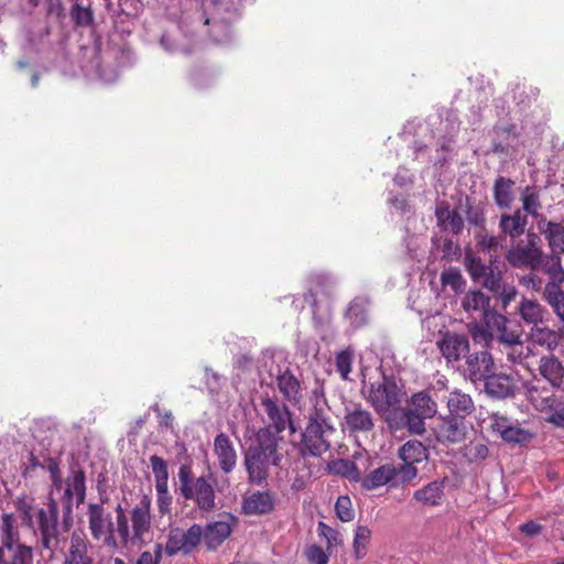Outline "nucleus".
Listing matches in <instances>:
<instances>
[{
    "label": "nucleus",
    "instance_id": "nucleus-57",
    "mask_svg": "<svg viewBox=\"0 0 564 564\" xmlns=\"http://www.w3.org/2000/svg\"><path fill=\"white\" fill-rule=\"evenodd\" d=\"M304 554L311 564H327L329 560L328 554L323 550V547L316 544L310 545L305 550Z\"/></svg>",
    "mask_w": 564,
    "mask_h": 564
},
{
    "label": "nucleus",
    "instance_id": "nucleus-56",
    "mask_svg": "<svg viewBox=\"0 0 564 564\" xmlns=\"http://www.w3.org/2000/svg\"><path fill=\"white\" fill-rule=\"evenodd\" d=\"M163 546L160 543L154 545L153 552L143 551L132 564H160Z\"/></svg>",
    "mask_w": 564,
    "mask_h": 564
},
{
    "label": "nucleus",
    "instance_id": "nucleus-43",
    "mask_svg": "<svg viewBox=\"0 0 564 564\" xmlns=\"http://www.w3.org/2000/svg\"><path fill=\"white\" fill-rule=\"evenodd\" d=\"M14 507L19 512V516L22 520V523L28 527H33V507H34V498L21 495L14 500Z\"/></svg>",
    "mask_w": 564,
    "mask_h": 564
},
{
    "label": "nucleus",
    "instance_id": "nucleus-54",
    "mask_svg": "<svg viewBox=\"0 0 564 564\" xmlns=\"http://www.w3.org/2000/svg\"><path fill=\"white\" fill-rule=\"evenodd\" d=\"M156 490V505L161 516L170 514L172 510L173 497L167 487H159Z\"/></svg>",
    "mask_w": 564,
    "mask_h": 564
},
{
    "label": "nucleus",
    "instance_id": "nucleus-27",
    "mask_svg": "<svg viewBox=\"0 0 564 564\" xmlns=\"http://www.w3.org/2000/svg\"><path fill=\"white\" fill-rule=\"evenodd\" d=\"M539 373L553 388H560L564 381V366L554 355L542 356L539 361Z\"/></svg>",
    "mask_w": 564,
    "mask_h": 564
},
{
    "label": "nucleus",
    "instance_id": "nucleus-33",
    "mask_svg": "<svg viewBox=\"0 0 564 564\" xmlns=\"http://www.w3.org/2000/svg\"><path fill=\"white\" fill-rule=\"evenodd\" d=\"M528 225V218L522 214L520 209H517L513 214H502L499 220V229L505 236H509L512 239L519 238L525 231Z\"/></svg>",
    "mask_w": 564,
    "mask_h": 564
},
{
    "label": "nucleus",
    "instance_id": "nucleus-64",
    "mask_svg": "<svg viewBox=\"0 0 564 564\" xmlns=\"http://www.w3.org/2000/svg\"><path fill=\"white\" fill-rule=\"evenodd\" d=\"M467 220L474 226L482 227L486 221L482 209L479 207H469L467 210Z\"/></svg>",
    "mask_w": 564,
    "mask_h": 564
},
{
    "label": "nucleus",
    "instance_id": "nucleus-12",
    "mask_svg": "<svg viewBox=\"0 0 564 564\" xmlns=\"http://www.w3.org/2000/svg\"><path fill=\"white\" fill-rule=\"evenodd\" d=\"M107 501L108 497H101V503H89L87 516L93 539L97 541L104 539V542L109 545L115 543V527L111 514L104 508Z\"/></svg>",
    "mask_w": 564,
    "mask_h": 564
},
{
    "label": "nucleus",
    "instance_id": "nucleus-44",
    "mask_svg": "<svg viewBox=\"0 0 564 564\" xmlns=\"http://www.w3.org/2000/svg\"><path fill=\"white\" fill-rule=\"evenodd\" d=\"M354 360V349L351 347H347L344 350H340L335 356V366L336 370L341 377L343 380H348L349 373L351 372Z\"/></svg>",
    "mask_w": 564,
    "mask_h": 564
},
{
    "label": "nucleus",
    "instance_id": "nucleus-19",
    "mask_svg": "<svg viewBox=\"0 0 564 564\" xmlns=\"http://www.w3.org/2000/svg\"><path fill=\"white\" fill-rule=\"evenodd\" d=\"M213 451L221 473L225 475L232 473L237 466L238 454L232 441L226 433L221 432L216 435Z\"/></svg>",
    "mask_w": 564,
    "mask_h": 564
},
{
    "label": "nucleus",
    "instance_id": "nucleus-14",
    "mask_svg": "<svg viewBox=\"0 0 564 564\" xmlns=\"http://www.w3.org/2000/svg\"><path fill=\"white\" fill-rule=\"evenodd\" d=\"M336 431H326L324 427L315 425H306L302 433L300 443V452L303 456L310 455L314 457L322 456L330 448L329 437Z\"/></svg>",
    "mask_w": 564,
    "mask_h": 564
},
{
    "label": "nucleus",
    "instance_id": "nucleus-60",
    "mask_svg": "<svg viewBox=\"0 0 564 564\" xmlns=\"http://www.w3.org/2000/svg\"><path fill=\"white\" fill-rule=\"evenodd\" d=\"M347 316L356 325H361L366 322V311L358 302H352L349 305L347 310Z\"/></svg>",
    "mask_w": 564,
    "mask_h": 564
},
{
    "label": "nucleus",
    "instance_id": "nucleus-62",
    "mask_svg": "<svg viewBox=\"0 0 564 564\" xmlns=\"http://www.w3.org/2000/svg\"><path fill=\"white\" fill-rule=\"evenodd\" d=\"M318 532L322 536H324L327 540L328 547H332L333 545H336L338 543V531L327 525L326 523H318Z\"/></svg>",
    "mask_w": 564,
    "mask_h": 564
},
{
    "label": "nucleus",
    "instance_id": "nucleus-23",
    "mask_svg": "<svg viewBox=\"0 0 564 564\" xmlns=\"http://www.w3.org/2000/svg\"><path fill=\"white\" fill-rule=\"evenodd\" d=\"M276 386L283 399L292 404H297L303 399L302 382L286 368L276 376Z\"/></svg>",
    "mask_w": 564,
    "mask_h": 564
},
{
    "label": "nucleus",
    "instance_id": "nucleus-32",
    "mask_svg": "<svg viewBox=\"0 0 564 564\" xmlns=\"http://www.w3.org/2000/svg\"><path fill=\"white\" fill-rule=\"evenodd\" d=\"M508 318L500 313H490L487 317V325L491 326L499 335V340L505 348L521 341V334L517 330H510L507 327Z\"/></svg>",
    "mask_w": 564,
    "mask_h": 564
},
{
    "label": "nucleus",
    "instance_id": "nucleus-46",
    "mask_svg": "<svg viewBox=\"0 0 564 564\" xmlns=\"http://www.w3.org/2000/svg\"><path fill=\"white\" fill-rule=\"evenodd\" d=\"M534 434L529 430L522 429L519 425L511 424L507 431H505V435L502 440L510 444H519L524 445L532 441Z\"/></svg>",
    "mask_w": 564,
    "mask_h": 564
},
{
    "label": "nucleus",
    "instance_id": "nucleus-22",
    "mask_svg": "<svg viewBox=\"0 0 564 564\" xmlns=\"http://www.w3.org/2000/svg\"><path fill=\"white\" fill-rule=\"evenodd\" d=\"M89 542L82 531H74L65 553L63 564H94V558L88 553Z\"/></svg>",
    "mask_w": 564,
    "mask_h": 564
},
{
    "label": "nucleus",
    "instance_id": "nucleus-17",
    "mask_svg": "<svg viewBox=\"0 0 564 564\" xmlns=\"http://www.w3.org/2000/svg\"><path fill=\"white\" fill-rule=\"evenodd\" d=\"M237 518L226 513L221 519L206 524L203 529V540L210 551L220 546L231 534Z\"/></svg>",
    "mask_w": 564,
    "mask_h": 564
},
{
    "label": "nucleus",
    "instance_id": "nucleus-15",
    "mask_svg": "<svg viewBox=\"0 0 564 564\" xmlns=\"http://www.w3.org/2000/svg\"><path fill=\"white\" fill-rule=\"evenodd\" d=\"M386 485L392 488L408 485V481L401 477L398 466L394 464H383L368 473L361 479V487L366 490H375Z\"/></svg>",
    "mask_w": 564,
    "mask_h": 564
},
{
    "label": "nucleus",
    "instance_id": "nucleus-35",
    "mask_svg": "<svg viewBox=\"0 0 564 564\" xmlns=\"http://www.w3.org/2000/svg\"><path fill=\"white\" fill-rule=\"evenodd\" d=\"M514 181L505 176H498L494 183V199L499 208L508 209L514 200Z\"/></svg>",
    "mask_w": 564,
    "mask_h": 564
},
{
    "label": "nucleus",
    "instance_id": "nucleus-63",
    "mask_svg": "<svg viewBox=\"0 0 564 564\" xmlns=\"http://www.w3.org/2000/svg\"><path fill=\"white\" fill-rule=\"evenodd\" d=\"M478 246L484 251H491L496 250L499 246V239L495 236L488 235L487 232L482 231L478 235Z\"/></svg>",
    "mask_w": 564,
    "mask_h": 564
},
{
    "label": "nucleus",
    "instance_id": "nucleus-10",
    "mask_svg": "<svg viewBox=\"0 0 564 564\" xmlns=\"http://www.w3.org/2000/svg\"><path fill=\"white\" fill-rule=\"evenodd\" d=\"M58 517V505L54 499L48 501L47 509L42 508L37 511L41 544L44 550L54 551L59 545Z\"/></svg>",
    "mask_w": 564,
    "mask_h": 564
},
{
    "label": "nucleus",
    "instance_id": "nucleus-8",
    "mask_svg": "<svg viewBox=\"0 0 564 564\" xmlns=\"http://www.w3.org/2000/svg\"><path fill=\"white\" fill-rule=\"evenodd\" d=\"M427 447L417 440L405 442L398 451V457L402 464L398 465V470L408 484H412L419 476L417 464L427 460Z\"/></svg>",
    "mask_w": 564,
    "mask_h": 564
},
{
    "label": "nucleus",
    "instance_id": "nucleus-59",
    "mask_svg": "<svg viewBox=\"0 0 564 564\" xmlns=\"http://www.w3.org/2000/svg\"><path fill=\"white\" fill-rule=\"evenodd\" d=\"M545 294L549 304L554 310L560 303L564 302V291L557 283H547L545 286Z\"/></svg>",
    "mask_w": 564,
    "mask_h": 564
},
{
    "label": "nucleus",
    "instance_id": "nucleus-3",
    "mask_svg": "<svg viewBox=\"0 0 564 564\" xmlns=\"http://www.w3.org/2000/svg\"><path fill=\"white\" fill-rule=\"evenodd\" d=\"M260 406L265 415L263 420L265 425L260 427L256 434L269 432L274 442L282 443V433L285 430H289L290 434L296 432L290 408L276 397H270L269 394L261 395Z\"/></svg>",
    "mask_w": 564,
    "mask_h": 564
},
{
    "label": "nucleus",
    "instance_id": "nucleus-47",
    "mask_svg": "<svg viewBox=\"0 0 564 564\" xmlns=\"http://www.w3.org/2000/svg\"><path fill=\"white\" fill-rule=\"evenodd\" d=\"M443 286H449L455 293H460L466 284L462 273L456 268L444 270L441 274Z\"/></svg>",
    "mask_w": 564,
    "mask_h": 564
},
{
    "label": "nucleus",
    "instance_id": "nucleus-51",
    "mask_svg": "<svg viewBox=\"0 0 564 564\" xmlns=\"http://www.w3.org/2000/svg\"><path fill=\"white\" fill-rule=\"evenodd\" d=\"M335 511L339 520L343 522L352 521L355 518V511L352 509V502L348 496H339L335 503Z\"/></svg>",
    "mask_w": 564,
    "mask_h": 564
},
{
    "label": "nucleus",
    "instance_id": "nucleus-1",
    "mask_svg": "<svg viewBox=\"0 0 564 564\" xmlns=\"http://www.w3.org/2000/svg\"><path fill=\"white\" fill-rule=\"evenodd\" d=\"M279 445L280 443L274 442L269 432L254 434V441L243 456V465L250 484H263L269 477L270 467L280 466L283 454L280 452Z\"/></svg>",
    "mask_w": 564,
    "mask_h": 564
},
{
    "label": "nucleus",
    "instance_id": "nucleus-42",
    "mask_svg": "<svg viewBox=\"0 0 564 564\" xmlns=\"http://www.w3.org/2000/svg\"><path fill=\"white\" fill-rule=\"evenodd\" d=\"M14 517L12 513H3L1 517V545L0 546H12L21 544L19 542V532L14 527Z\"/></svg>",
    "mask_w": 564,
    "mask_h": 564
},
{
    "label": "nucleus",
    "instance_id": "nucleus-24",
    "mask_svg": "<svg viewBox=\"0 0 564 564\" xmlns=\"http://www.w3.org/2000/svg\"><path fill=\"white\" fill-rule=\"evenodd\" d=\"M486 392L497 399L512 397L516 391L514 378L510 375L495 373V370L485 379Z\"/></svg>",
    "mask_w": 564,
    "mask_h": 564
},
{
    "label": "nucleus",
    "instance_id": "nucleus-25",
    "mask_svg": "<svg viewBox=\"0 0 564 564\" xmlns=\"http://www.w3.org/2000/svg\"><path fill=\"white\" fill-rule=\"evenodd\" d=\"M435 217L437 226L442 230H448L453 235H459L464 228V219L459 213L449 208V204L445 200L440 202L435 208Z\"/></svg>",
    "mask_w": 564,
    "mask_h": 564
},
{
    "label": "nucleus",
    "instance_id": "nucleus-53",
    "mask_svg": "<svg viewBox=\"0 0 564 564\" xmlns=\"http://www.w3.org/2000/svg\"><path fill=\"white\" fill-rule=\"evenodd\" d=\"M70 17L74 23L78 26H88L94 21L91 9L85 8L80 3H75L72 7Z\"/></svg>",
    "mask_w": 564,
    "mask_h": 564
},
{
    "label": "nucleus",
    "instance_id": "nucleus-21",
    "mask_svg": "<svg viewBox=\"0 0 564 564\" xmlns=\"http://www.w3.org/2000/svg\"><path fill=\"white\" fill-rule=\"evenodd\" d=\"M151 498L143 495L131 511L132 538L142 541L151 528Z\"/></svg>",
    "mask_w": 564,
    "mask_h": 564
},
{
    "label": "nucleus",
    "instance_id": "nucleus-5",
    "mask_svg": "<svg viewBox=\"0 0 564 564\" xmlns=\"http://www.w3.org/2000/svg\"><path fill=\"white\" fill-rule=\"evenodd\" d=\"M86 498V474L83 468L75 465L69 469L65 479V489L62 497L63 522L65 527L72 523L73 505L76 500L77 507L84 503Z\"/></svg>",
    "mask_w": 564,
    "mask_h": 564
},
{
    "label": "nucleus",
    "instance_id": "nucleus-16",
    "mask_svg": "<svg viewBox=\"0 0 564 564\" xmlns=\"http://www.w3.org/2000/svg\"><path fill=\"white\" fill-rule=\"evenodd\" d=\"M463 369L464 377L476 383L485 381L489 373L495 370V362L491 354L487 350H480L469 354L465 358Z\"/></svg>",
    "mask_w": 564,
    "mask_h": 564
},
{
    "label": "nucleus",
    "instance_id": "nucleus-36",
    "mask_svg": "<svg viewBox=\"0 0 564 564\" xmlns=\"http://www.w3.org/2000/svg\"><path fill=\"white\" fill-rule=\"evenodd\" d=\"M518 310L521 318L533 327L543 322L545 308L535 300L522 299Z\"/></svg>",
    "mask_w": 564,
    "mask_h": 564
},
{
    "label": "nucleus",
    "instance_id": "nucleus-2",
    "mask_svg": "<svg viewBox=\"0 0 564 564\" xmlns=\"http://www.w3.org/2000/svg\"><path fill=\"white\" fill-rule=\"evenodd\" d=\"M178 492L186 500H193L202 512H212L216 507L214 485L205 477H194L192 467L187 464L178 468Z\"/></svg>",
    "mask_w": 564,
    "mask_h": 564
},
{
    "label": "nucleus",
    "instance_id": "nucleus-55",
    "mask_svg": "<svg viewBox=\"0 0 564 564\" xmlns=\"http://www.w3.org/2000/svg\"><path fill=\"white\" fill-rule=\"evenodd\" d=\"M492 294L501 302L502 307L507 308L516 300L518 291L514 285L502 282L499 285V291H494Z\"/></svg>",
    "mask_w": 564,
    "mask_h": 564
},
{
    "label": "nucleus",
    "instance_id": "nucleus-4",
    "mask_svg": "<svg viewBox=\"0 0 564 564\" xmlns=\"http://www.w3.org/2000/svg\"><path fill=\"white\" fill-rule=\"evenodd\" d=\"M506 259L513 268L538 270L543 262L541 238L535 232H528L525 240H520L507 252Z\"/></svg>",
    "mask_w": 564,
    "mask_h": 564
},
{
    "label": "nucleus",
    "instance_id": "nucleus-40",
    "mask_svg": "<svg viewBox=\"0 0 564 564\" xmlns=\"http://www.w3.org/2000/svg\"><path fill=\"white\" fill-rule=\"evenodd\" d=\"M307 425L324 427L326 431H336L329 415V409L326 404H319L318 402H316V404L308 413Z\"/></svg>",
    "mask_w": 564,
    "mask_h": 564
},
{
    "label": "nucleus",
    "instance_id": "nucleus-11",
    "mask_svg": "<svg viewBox=\"0 0 564 564\" xmlns=\"http://www.w3.org/2000/svg\"><path fill=\"white\" fill-rule=\"evenodd\" d=\"M436 346L446 365L455 367L470 350L469 338L466 334L446 330L440 334Z\"/></svg>",
    "mask_w": 564,
    "mask_h": 564
},
{
    "label": "nucleus",
    "instance_id": "nucleus-29",
    "mask_svg": "<svg viewBox=\"0 0 564 564\" xmlns=\"http://www.w3.org/2000/svg\"><path fill=\"white\" fill-rule=\"evenodd\" d=\"M541 232L544 234L549 247L554 253H564V225L561 223L549 221L542 217L538 221Z\"/></svg>",
    "mask_w": 564,
    "mask_h": 564
},
{
    "label": "nucleus",
    "instance_id": "nucleus-50",
    "mask_svg": "<svg viewBox=\"0 0 564 564\" xmlns=\"http://www.w3.org/2000/svg\"><path fill=\"white\" fill-rule=\"evenodd\" d=\"M489 455V448L482 443L470 442L465 447L464 456L469 463H478L485 460Z\"/></svg>",
    "mask_w": 564,
    "mask_h": 564
},
{
    "label": "nucleus",
    "instance_id": "nucleus-30",
    "mask_svg": "<svg viewBox=\"0 0 564 564\" xmlns=\"http://www.w3.org/2000/svg\"><path fill=\"white\" fill-rule=\"evenodd\" d=\"M33 547L23 543L0 546V564H33Z\"/></svg>",
    "mask_w": 564,
    "mask_h": 564
},
{
    "label": "nucleus",
    "instance_id": "nucleus-7",
    "mask_svg": "<svg viewBox=\"0 0 564 564\" xmlns=\"http://www.w3.org/2000/svg\"><path fill=\"white\" fill-rule=\"evenodd\" d=\"M203 541L202 525L194 523L187 530L172 528L167 534L164 552L169 556L189 555Z\"/></svg>",
    "mask_w": 564,
    "mask_h": 564
},
{
    "label": "nucleus",
    "instance_id": "nucleus-13",
    "mask_svg": "<svg viewBox=\"0 0 564 564\" xmlns=\"http://www.w3.org/2000/svg\"><path fill=\"white\" fill-rule=\"evenodd\" d=\"M369 401L377 412H388L401 402V391L393 379L383 376L382 380L371 383Z\"/></svg>",
    "mask_w": 564,
    "mask_h": 564
},
{
    "label": "nucleus",
    "instance_id": "nucleus-38",
    "mask_svg": "<svg viewBox=\"0 0 564 564\" xmlns=\"http://www.w3.org/2000/svg\"><path fill=\"white\" fill-rule=\"evenodd\" d=\"M530 336L533 343L545 347L550 351H553L558 346V334L549 327H542L540 325L532 327Z\"/></svg>",
    "mask_w": 564,
    "mask_h": 564
},
{
    "label": "nucleus",
    "instance_id": "nucleus-34",
    "mask_svg": "<svg viewBox=\"0 0 564 564\" xmlns=\"http://www.w3.org/2000/svg\"><path fill=\"white\" fill-rule=\"evenodd\" d=\"M447 408L451 415L465 419L475 410L471 397L460 390H454L447 398Z\"/></svg>",
    "mask_w": 564,
    "mask_h": 564
},
{
    "label": "nucleus",
    "instance_id": "nucleus-31",
    "mask_svg": "<svg viewBox=\"0 0 564 564\" xmlns=\"http://www.w3.org/2000/svg\"><path fill=\"white\" fill-rule=\"evenodd\" d=\"M242 509L247 514H267L274 509V499L269 491H257L243 499Z\"/></svg>",
    "mask_w": 564,
    "mask_h": 564
},
{
    "label": "nucleus",
    "instance_id": "nucleus-61",
    "mask_svg": "<svg viewBox=\"0 0 564 564\" xmlns=\"http://www.w3.org/2000/svg\"><path fill=\"white\" fill-rule=\"evenodd\" d=\"M46 462H47V466L45 468H47L51 474V479H52L53 486L56 489H61L62 485H63V479H62L58 462L52 457H48L46 459Z\"/></svg>",
    "mask_w": 564,
    "mask_h": 564
},
{
    "label": "nucleus",
    "instance_id": "nucleus-58",
    "mask_svg": "<svg viewBox=\"0 0 564 564\" xmlns=\"http://www.w3.org/2000/svg\"><path fill=\"white\" fill-rule=\"evenodd\" d=\"M510 425H511L510 420L505 415H501L499 413H492L489 416L490 430L492 432L499 434L501 438L505 435V431H507Z\"/></svg>",
    "mask_w": 564,
    "mask_h": 564
},
{
    "label": "nucleus",
    "instance_id": "nucleus-39",
    "mask_svg": "<svg viewBox=\"0 0 564 564\" xmlns=\"http://www.w3.org/2000/svg\"><path fill=\"white\" fill-rule=\"evenodd\" d=\"M522 209L524 213L531 215L536 219H541L543 216L540 214L542 204L540 200L539 193L530 186H527L521 194Z\"/></svg>",
    "mask_w": 564,
    "mask_h": 564
},
{
    "label": "nucleus",
    "instance_id": "nucleus-41",
    "mask_svg": "<svg viewBox=\"0 0 564 564\" xmlns=\"http://www.w3.org/2000/svg\"><path fill=\"white\" fill-rule=\"evenodd\" d=\"M467 329L475 344H479L482 347H488L494 340V330L491 326H488L485 322H470L467 324Z\"/></svg>",
    "mask_w": 564,
    "mask_h": 564
},
{
    "label": "nucleus",
    "instance_id": "nucleus-52",
    "mask_svg": "<svg viewBox=\"0 0 564 564\" xmlns=\"http://www.w3.org/2000/svg\"><path fill=\"white\" fill-rule=\"evenodd\" d=\"M530 352V347L524 346L522 341H519L514 345H510L505 348L507 359L511 364H521L524 359L529 357Z\"/></svg>",
    "mask_w": 564,
    "mask_h": 564
},
{
    "label": "nucleus",
    "instance_id": "nucleus-18",
    "mask_svg": "<svg viewBox=\"0 0 564 564\" xmlns=\"http://www.w3.org/2000/svg\"><path fill=\"white\" fill-rule=\"evenodd\" d=\"M448 478L435 479L413 492L412 500L424 508L440 507L446 499Z\"/></svg>",
    "mask_w": 564,
    "mask_h": 564
},
{
    "label": "nucleus",
    "instance_id": "nucleus-28",
    "mask_svg": "<svg viewBox=\"0 0 564 564\" xmlns=\"http://www.w3.org/2000/svg\"><path fill=\"white\" fill-rule=\"evenodd\" d=\"M525 394L533 406L540 411L551 409L554 403V394L547 387H541L540 380L533 379L525 383Z\"/></svg>",
    "mask_w": 564,
    "mask_h": 564
},
{
    "label": "nucleus",
    "instance_id": "nucleus-6",
    "mask_svg": "<svg viewBox=\"0 0 564 564\" xmlns=\"http://www.w3.org/2000/svg\"><path fill=\"white\" fill-rule=\"evenodd\" d=\"M465 262L473 281L481 283L491 293L499 291V285L503 282L505 270L498 260H490L489 264H486L480 258L467 256Z\"/></svg>",
    "mask_w": 564,
    "mask_h": 564
},
{
    "label": "nucleus",
    "instance_id": "nucleus-9",
    "mask_svg": "<svg viewBox=\"0 0 564 564\" xmlns=\"http://www.w3.org/2000/svg\"><path fill=\"white\" fill-rule=\"evenodd\" d=\"M343 427L355 437L370 434L376 424V417L368 406L361 403L348 402L344 409Z\"/></svg>",
    "mask_w": 564,
    "mask_h": 564
},
{
    "label": "nucleus",
    "instance_id": "nucleus-20",
    "mask_svg": "<svg viewBox=\"0 0 564 564\" xmlns=\"http://www.w3.org/2000/svg\"><path fill=\"white\" fill-rule=\"evenodd\" d=\"M435 435L441 443L456 444L462 442L466 435L464 419L451 414L441 417L435 427Z\"/></svg>",
    "mask_w": 564,
    "mask_h": 564
},
{
    "label": "nucleus",
    "instance_id": "nucleus-45",
    "mask_svg": "<svg viewBox=\"0 0 564 564\" xmlns=\"http://www.w3.org/2000/svg\"><path fill=\"white\" fill-rule=\"evenodd\" d=\"M150 466L154 474L155 488L169 486V469L167 463L158 455L150 457Z\"/></svg>",
    "mask_w": 564,
    "mask_h": 564
},
{
    "label": "nucleus",
    "instance_id": "nucleus-48",
    "mask_svg": "<svg viewBox=\"0 0 564 564\" xmlns=\"http://www.w3.org/2000/svg\"><path fill=\"white\" fill-rule=\"evenodd\" d=\"M371 530L366 525H358L354 536V553L357 558H362L366 554L367 545L370 542Z\"/></svg>",
    "mask_w": 564,
    "mask_h": 564
},
{
    "label": "nucleus",
    "instance_id": "nucleus-26",
    "mask_svg": "<svg viewBox=\"0 0 564 564\" xmlns=\"http://www.w3.org/2000/svg\"><path fill=\"white\" fill-rule=\"evenodd\" d=\"M490 297L480 290H470L462 301V307L467 313H478L487 324V317L490 313H498L490 307Z\"/></svg>",
    "mask_w": 564,
    "mask_h": 564
},
{
    "label": "nucleus",
    "instance_id": "nucleus-37",
    "mask_svg": "<svg viewBox=\"0 0 564 564\" xmlns=\"http://www.w3.org/2000/svg\"><path fill=\"white\" fill-rule=\"evenodd\" d=\"M409 408L426 419L433 417L437 412L436 402L425 391L414 393Z\"/></svg>",
    "mask_w": 564,
    "mask_h": 564
},
{
    "label": "nucleus",
    "instance_id": "nucleus-49",
    "mask_svg": "<svg viewBox=\"0 0 564 564\" xmlns=\"http://www.w3.org/2000/svg\"><path fill=\"white\" fill-rule=\"evenodd\" d=\"M403 419L405 422V426L412 434H423L425 429V420L426 417H421L419 413H415L413 410L408 408L403 412Z\"/></svg>",
    "mask_w": 564,
    "mask_h": 564
}]
</instances>
